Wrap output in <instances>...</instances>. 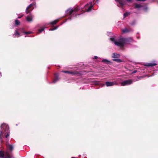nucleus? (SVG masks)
<instances>
[{"instance_id":"e433bc0d","label":"nucleus","mask_w":158,"mask_h":158,"mask_svg":"<svg viewBox=\"0 0 158 158\" xmlns=\"http://www.w3.org/2000/svg\"><path fill=\"white\" fill-rule=\"evenodd\" d=\"M131 24L132 25H133V23H131Z\"/></svg>"},{"instance_id":"7c9ffc66","label":"nucleus","mask_w":158,"mask_h":158,"mask_svg":"<svg viewBox=\"0 0 158 158\" xmlns=\"http://www.w3.org/2000/svg\"><path fill=\"white\" fill-rule=\"evenodd\" d=\"M23 16V15H21L20 16H19L18 17V18L20 19Z\"/></svg>"},{"instance_id":"dca6fc26","label":"nucleus","mask_w":158,"mask_h":158,"mask_svg":"<svg viewBox=\"0 0 158 158\" xmlns=\"http://www.w3.org/2000/svg\"><path fill=\"white\" fill-rule=\"evenodd\" d=\"M120 57L119 54H117L115 53H114L112 56V57L113 58H118Z\"/></svg>"},{"instance_id":"b1692460","label":"nucleus","mask_w":158,"mask_h":158,"mask_svg":"<svg viewBox=\"0 0 158 158\" xmlns=\"http://www.w3.org/2000/svg\"><path fill=\"white\" fill-rule=\"evenodd\" d=\"M58 28V26L56 27H54L53 28H51L49 29V31H53L56 29Z\"/></svg>"},{"instance_id":"72a5a7b5","label":"nucleus","mask_w":158,"mask_h":158,"mask_svg":"<svg viewBox=\"0 0 158 158\" xmlns=\"http://www.w3.org/2000/svg\"><path fill=\"white\" fill-rule=\"evenodd\" d=\"M0 75H1V76H2V75H1V72L0 73Z\"/></svg>"},{"instance_id":"423d86ee","label":"nucleus","mask_w":158,"mask_h":158,"mask_svg":"<svg viewBox=\"0 0 158 158\" xmlns=\"http://www.w3.org/2000/svg\"><path fill=\"white\" fill-rule=\"evenodd\" d=\"M93 6L94 4H92L91 2L86 5L85 6V9L86 10V11L89 12L91 11Z\"/></svg>"},{"instance_id":"9d476101","label":"nucleus","mask_w":158,"mask_h":158,"mask_svg":"<svg viewBox=\"0 0 158 158\" xmlns=\"http://www.w3.org/2000/svg\"><path fill=\"white\" fill-rule=\"evenodd\" d=\"M33 17L31 14L28 15L26 17V19L27 21L30 22L32 21Z\"/></svg>"},{"instance_id":"39448f33","label":"nucleus","mask_w":158,"mask_h":158,"mask_svg":"<svg viewBox=\"0 0 158 158\" xmlns=\"http://www.w3.org/2000/svg\"><path fill=\"white\" fill-rule=\"evenodd\" d=\"M36 6L35 2H34L32 4H30L26 8L25 11V13L27 14H28L29 13H30L33 9L34 7L33 6Z\"/></svg>"},{"instance_id":"4be33fe9","label":"nucleus","mask_w":158,"mask_h":158,"mask_svg":"<svg viewBox=\"0 0 158 158\" xmlns=\"http://www.w3.org/2000/svg\"><path fill=\"white\" fill-rule=\"evenodd\" d=\"M22 32L25 34H29L32 33V32L31 31H22Z\"/></svg>"},{"instance_id":"f03ea898","label":"nucleus","mask_w":158,"mask_h":158,"mask_svg":"<svg viewBox=\"0 0 158 158\" xmlns=\"http://www.w3.org/2000/svg\"><path fill=\"white\" fill-rule=\"evenodd\" d=\"M110 40L113 42L115 45L122 47L125 44L132 41V39L131 38H125L121 37L120 38L118 41H115V39L113 38H110Z\"/></svg>"},{"instance_id":"f3484780","label":"nucleus","mask_w":158,"mask_h":158,"mask_svg":"<svg viewBox=\"0 0 158 158\" xmlns=\"http://www.w3.org/2000/svg\"><path fill=\"white\" fill-rule=\"evenodd\" d=\"M18 36V37L20 36L19 33L18 31V30L17 29L15 31V33L13 35V36L14 37H16V36Z\"/></svg>"},{"instance_id":"a211bd4d","label":"nucleus","mask_w":158,"mask_h":158,"mask_svg":"<svg viewBox=\"0 0 158 158\" xmlns=\"http://www.w3.org/2000/svg\"><path fill=\"white\" fill-rule=\"evenodd\" d=\"M102 62H104L107 64H109L111 63V62L110 61H109L106 59L102 60Z\"/></svg>"},{"instance_id":"0eeeda50","label":"nucleus","mask_w":158,"mask_h":158,"mask_svg":"<svg viewBox=\"0 0 158 158\" xmlns=\"http://www.w3.org/2000/svg\"><path fill=\"white\" fill-rule=\"evenodd\" d=\"M132 81L131 80H127L124 81L122 82L121 83L122 86H125L126 85H128L132 83Z\"/></svg>"},{"instance_id":"f8f14e48","label":"nucleus","mask_w":158,"mask_h":158,"mask_svg":"<svg viewBox=\"0 0 158 158\" xmlns=\"http://www.w3.org/2000/svg\"><path fill=\"white\" fill-rule=\"evenodd\" d=\"M62 72L68 73L69 74H71L72 75H75L78 74V73L77 72H71L69 71H62Z\"/></svg>"},{"instance_id":"aec40b11","label":"nucleus","mask_w":158,"mask_h":158,"mask_svg":"<svg viewBox=\"0 0 158 158\" xmlns=\"http://www.w3.org/2000/svg\"><path fill=\"white\" fill-rule=\"evenodd\" d=\"M113 60L114 61H116V62L118 63H119L121 62L122 61V60L120 59H113Z\"/></svg>"},{"instance_id":"7ed1b4c3","label":"nucleus","mask_w":158,"mask_h":158,"mask_svg":"<svg viewBox=\"0 0 158 158\" xmlns=\"http://www.w3.org/2000/svg\"><path fill=\"white\" fill-rule=\"evenodd\" d=\"M80 10V8L78 7L74 9L69 8L66 11V14L70 16L68 19L71 20L72 19L71 18L76 17L77 15V12Z\"/></svg>"},{"instance_id":"6ab92c4d","label":"nucleus","mask_w":158,"mask_h":158,"mask_svg":"<svg viewBox=\"0 0 158 158\" xmlns=\"http://www.w3.org/2000/svg\"><path fill=\"white\" fill-rule=\"evenodd\" d=\"M115 1L118 2L119 4L117 5V6L119 7L122 6L124 5V3L123 2H121L120 0H115Z\"/></svg>"},{"instance_id":"cd10ccee","label":"nucleus","mask_w":158,"mask_h":158,"mask_svg":"<svg viewBox=\"0 0 158 158\" xmlns=\"http://www.w3.org/2000/svg\"><path fill=\"white\" fill-rule=\"evenodd\" d=\"M137 1H141V2H144L146 1V0H136Z\"/></svg>"},{"instance_id":"f257e3e1","label":"nucleus","mask_w":158,"mask_h":158,"mask_svg":"<svg viewBox=\"0 0 158 158\" xmlns=\"http://www.w3.org/2000/svg\"><path fill=\"white\" fill-rule=\"evenodd\" d=\"M10 134V132L8 126L5 123L2 124L0 128V140L1 142H3L2 138L4 137V135L5 137L7 138Z\"/></svg>"},{"instance_id":"5701e85b","label":"nucleus","mask_w":158,"mask_h":158,"mask_svg":"<svg viewBox=\"0 0 158 158\" xmlns=\"http://www.w3.org/2000/svg\"><path fill=\"white\" fill-rule=\"evenodd\" d=\"M15 24L16 25H19L20 24V22L18 20H15Z\"/></svg>"},{"instance_id":"20e7f679","label":"nucleus","mask_w":158,"mask_h":158,"mask_svg":"<svg viewBox=\"0 0 158 158\" xmlns=\"http://www.w3.org/2000/svg\"><path fill=\"white\" fill-rule=\"evenodd\" d=\"M58 21V19H57L51 23H45L43 27H41L40 29H39L38 30V32L37 33L39 34L40 33L42 32L44 30L45 28H46V27L49 24H51L52 25L56 24Z\"/></svg>"},{"instance_id":"4468645a","label":"nucleus","mask_w":158,"mask_h":158,"mask_svg":"<svg viewBox=\"0 0 158 158\" xmlns=\"http://www.w3.org/2000/svg\"><path fill=\"white\" fill-rule=\"evenodd\" d=\"M59 79V75L57 74H56L55 75V77L53 82V83H56Z\"/></svg>"},{"instance_id":"393cba45","label":"nucleus","mask_w":158,"mask_h":158,"mask_svg":"<svg viewBox=\"0 0 158 158\" xmlns=\"http://www.w3.org/2000/svg\"><path fill=\"white\" fill-rule=\"evenodd\" d=\"M142 9L144 11H146L148 10V7L147 6H145L144 7H143L142 8Z\"/></svg>"},{"instance_id":"2f4dec72","label":"nucleus","mask_w":158,"mask_h":158,"mask_svg":"<svg viewBox=\"0 0 158 158\" xmlns=\"http://www.w3.org/2000/svg\"><path fill=\"white\" fill-rule=\"evenodd\" d=\"M127 2H130L131 1V0H126Z\"/></svg>"},{"instance_id":"c9c22d12","label":"nucleus","mask_w":158,"mask_h":158,"mask_svg":"<svg viewBox=\"0 0 158 158\" xmlns=\"http://www.w3.org/2000/svg\"><path fill=\"white\" fill-rule=\"evenodd\" d=\"M97 2H98V0H96Z\"/></svg>"},{"instance_id":"9b49d317","label":"nucleus","mask_w":158,"mask_h":158,"mask_svg":"<svg viewBox=\"0 0 158 158\" xmlns=\"http://www.w3.org/2000/svg\"><path fill=\"white\" fill-rule=\"evenodd\" d=\"M134 6L135 9H136L138 10H140L143 7V6L140 4H135Z\"/></svg>"},{"instance_id":"1a4fd4ad","label":"nucleus","mask_w":158,"mask_h":158,"mask_svg":"<svg viewBox=\"0 0 158 158\" xmlns=\"http://www.w3.org/2000/svg\"><path fill=\"white\" fill-rule=\"evenodd\" d=\"M118 84V83L116 82H109L107 81L106 82V86H113L115 85H117Z\"/></svg>"},{"instance_id":"bb28decb","label":"nucleus","mask_w":158,"mask_h":158,"mask_svg":"<svg viewBox=\"0 0 158 158\" xmlns=\"http://www.w3.org/2000/svg\"><path fill=\"white\" fill-rule=\"evenodd\" d=\"M17 30L21 32V33H22V31H24V29L23 28H20Z\"/></svg>"},{"instance_id":"473e14b6","label":"nucleus","mask_w":158,"mask_h":158,"mask_svg":"<svg viewBox=\"0 0 158 158\" xmlns=\"http://www.w3.org/2000/svg\"><path fill=\"white\" fill-rule=\"evenodd\" d=\"M37 26L38 27H40V25H37Z\"/></svg>"},{"instance_id":"412c9836","label":"nucleus","mask_w":158,"mask_h":158,"mask_svg":"<svg viewBox=\"0 0 158 158\" xmlns=\"http://www.w3.org/2000/svg\"><path fill=\"white\" fill-rule=\"evenodd\" d=\"M122 31L123 32V33H127L129 32V31L126 28H125L123 29Z\"/></svg>"},{"instance_id":"a878e982","label":"nucleus","mask_w":158,"mask_h":158,"mask_svg":"<svg viewBox=\"0 0 158 158\" xmlns=\"http://www.w3.org/2000/svg\"><path fill=\"white\" fill-rule=\"evenodd\" d=\"M129 15V13H124L123 15L124 18H125L127 16H128V15Z\"/></svg>"},{"instance_id":"f704fd0d","label":"nucleus","mask_w":158,"mask_h":158,"mask_svg":"<svg viewBox=\"0 0 158 158\" xmlns=\"http://www.w3.org/2000/svg\"><path fill=\"white\" fill-rule=\"evenodd\" d=\"M152 75H151V76H149V77L152 76Z\"/></svg>"},{"instance_id":"c85d7f7f","label":"nucleus","mask_w":158,"mask_h":158,"mask_svg":"<svg viewBox=\"0 0 158 158\" xmlns=\"http://www.w3.org/2000/svg\"><path fill=\"white\" fill-rule=\"evenodd\" d=\"M98 58V57L96 56H94L93 59H96Z\"/></svg>"},{"instance_id":"6e6552de","label":"nucleus","mask_w":158,"mask_h":158,"mask_svg":"<svg viewBox=\"0 0 158 158\" xmlns=\"http://www.w3.org/2000/svg\"><path fill=\"white\" fill-rule=\"evenodd\" d=\"M5 154L7 158H10V156L9 155V153H8V152H6L5 153H4L3 151H0V158L3 157Z\"/></svg>"},{"instance_id":"ddd939ff","label":"nucleus","mask_w":158,"mask_h":158,"mask_svg":"<svg viewBox=\"0 0 158 158\" xmlns=\"http://www.w3.org/2000/svg\"><path fill=\"white\" fill-rule=\"evenodd\" d=\"M156 65L157 64L156 63V62L153 61L152 63H146L145 64V66L148 67H152Z\"/></svg>"},{"instance_id":"2eb2a0df","label":"nucleus","mask_w":158,"mask_h":158,"mask_svg":"<svg viewBox=\"0 0 158 158\" xmlns=\"http://www.w3.org/2000/svg\"><path fill=\"white\" fill-rule=\"evenodd\" d=\"M6 146L7 148L11 151H12L13 150L14 148L13 145L9 144H8L7 142H6Z\"/></svg>"},{"instance_id":"c756f323","label":"nucleus","mask_w":158,"mask_h":158,"mask_svg":"<svg viewBox=\"0 0 158 158\" xmlns=\"http://www.w3.org/2000/svg\"><path fill=\"white\" fill-rule=\"evenodd\" d=\"M136 72H137V71L136 70H135L132 72V73H136Z\"/></svg>"}]
</instances>
